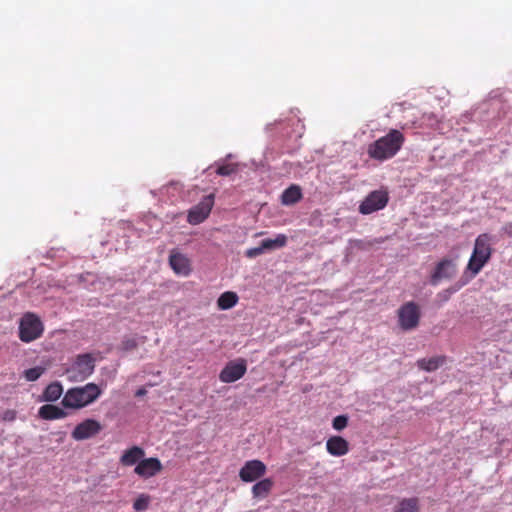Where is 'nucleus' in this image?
<instances>
[{"label": "nucleus", "instance_id": "nucleus-1", "mask_svg": "<svg viewBox=\"0 0 512 512\" xmlns=\"http://www.w3.org/2000/svg\"><path fill=\"white\" fill-rule=\"evenodd\" d=\"M492 253V236L488 233L478 235L475 239L472 254L465 267L463 278H469L470 281L476 277L489 262Z\"/></svg>", "mask_w": 512, "mask_h": 512}, {"label": "nucleus", "instance_id": "nucleus-2", "mask_svg": "<svg viewBox=\"0 0 512 512\" xmlns=\"http://www.w3.org/2000/svg\"><path fill=\"white\" fill-rule=\"evenodd\" d=\"M405 137L397 129H391L385 136L369 144L367 153L370 158L385 161L394 157L402 148Z\"/></svg>", "mask_w": 512, "mask_h": 512}, {"label": "nucleus", "instance_id": "nucleus-3", "mask_svg": "<svg viewBox=\"0 0 512 512\" xmlns=\"http://www.w3.org/2000/svg\"><path fill=\"white\" fill-rule=\"evenodd\" d=\"M101 394V388L91 382L83 386L68 389L61 403L65 408L81 409L95 402Z\"/></svg>", "mask_w": 512, "mask_h": 512}, {"label": "nucleus", "instance_id": "nucleus-4", "mask_svg": "<svg viewBox=\"0 0 512 512\" xmlns=\"http://www.w3.org/2000/svg\"><path fill=\"white\" fill-rule=\"evenodd\" d=\"M95 369V360L91 354H80L73 364L66 370L68 379L72 382H81L87 379Z\"/></svg>", "mask_w": 512, "mask_h": 512}, {"label": "nucleus", "instance_id": "nucleus-5", "mask_svg": "<svg viewBox=\"0 0 512 512\" xmlns=\"http://www.w3.org/2000/svg\"><path fill=\"white\" fill-rule=\"evenodd\" d=\"M458 272L456 258L452 259L444 257L438 261L434 270L430 275V284L438 285L442 280H450L455 277Z\"/></svg>", "mask_w": 512, "mask_h": 512}, {"label": "nucleus", "instance_id": "nucleus-6", "mask_svg": "<svg viewBox=\"0 0 512 512\" xmlns=\"http://www.w3.org/2000/svg\"><path fill=\"white\" fill-rule=\"evenodd\" d=\"M43 324L34 314H26L19 326V337L23 342H31L41 336Z\"/></svg>", "mask_w": 512, "mask_h": 512}, {"label": "nucleus", "instance_id": "nucleus-7", "mask_svg": "<svg viewBox=\"0 0 512 512\" xmlns=\"http://www.w3.org/2000/svg\"><path fill=\"white\" fill-rule=\"evenodd\" d=\"M389 195L386 190L380 189L370 192L359 205V212L368 215L386 207Z\"/></svg>", "mask_w": 512, "mask_h": 512}, {"label": "nucleus", "instance_id": "nucleus-8", "mask_svg": "<svg viewBox=\"0 0 512 512\" xmlns=\"http://www.w3.org/2000/svg\"><path fill=\"white\" fill-rule=\"evenodd\" d=\"M420 320L419 306L413 302H407L398 310V322L401 329L408 331L416 328Z\"/></svg>", "mask_w": 512, "mask_h": 512}, {"label": "nucleus", "instance_id": "nucleus-9", "mask_svg": "<svg viewBox=\"0 0 512 512\" xmlns=\"http://www.w3.org/2000/svg\"><path fill=\"white\" fill-rule=\"evenodd\" d=\"M214 194L206 195L202 200L193 206L187 215V221L191 225H198L204 222L211 213L214 206Z\"/></svg>", "mask_w": 512, "mask_h": 512}, {"label": "nucleus", "instance_id": "nucleus-10", "mask_svg": "<svg viewBox=\"0 0 512 512\" xmlns=\"http://www.w3.org/2000/svg\"><path fill=\"white\" fill-rule=\"evenodd\" d=\"M247 371V362L243 358L228 362L219 374L223 383H233L241 379Z\"/></svg>", "mask_w": 512, "mask_h": 512}, {"label": "nucleus", "instance_id": "nucleus-11", "mask_svg": "<svg viewBox=\"0 0 512 512\" xmlns=\"http://www.w3.org/2000/svg\"><path fill=\"white\" fill-rule=\"evenodd\" d=\"M266 465L260 460H249L245 462L239 471V477L243 482H254L265 475Z\"/></svg>", "mask_w": 512, "mask_h": 512}, {"label": "nucleus", "instance_id": "nucleus-12", "mask_svg": "<svg viewBox=\"0 0 512 512\" xmlns=\"http://www.w3.org/2000/svg\"><path fill=\"white\" fill-rule=\"evenodd\" d=\"M102 430L101 424L94 419H86L79 423L72 432V438L80 441L97 435Z\"/></svg>", "mask_w": 512, "mask_h": 512}, {"label": "nucleus", "instance_id": "nucleus-13", "mask_svg": "<svg viewBox=\"0 0 512 512\" xmlns=\"http://www.w3.org/2000/svg\"><path fill=\"white\" fill-rule=\"evenodd\" d=\"M163 466L158 458L151 457L141 460L135 467L134 472L142 478H150L158 474Z\"/></svg>", "mask_w": 512, "mask_h": 512}, {"label": "nucleus", "instance_id": "nucleus-14", "mask_svg": "<svg viewBox=\"0 0 512 512\" xmlns=\"http://www.w3.org/2000/svg\"><path fill=\"white\" fill-rule=\"evenodd\" d=\"M171 269L180 276H188L191 272L190 260L182 253L172 250L169 256Z\"/></svg>", "mask_w": 512, "mask_h": 512}, {"label": "nucleus", "instance_id": "nucleus-15", "mask_svg": "<svg viewBox=\"0 0 512 512\" xmlns=\"http://www.w3.org/2000/svg\"><path fill=\"white\" fill-rule=\"evenodd\" d=\"M327 452L335 457H341L349 452V443L341 436H332L326 442Z\"/></svg>", "mask_w": 512, "mask_h": 512}, {"label": "nucleus", "instance_id": "nucleus-16", "mask_svg": "<svg viewBox=\"0 0 512 512\" xmlns=\"http://www.w3.org/2000/svg\"><path fill=\"white\" fill-rule=\"evenodd\" d=\"M38 415L44 420H56L67 417L68 413L58 406L45 404L39 408Z\"/></svg>", "mask_w": 512, "mask_h": 512}, {"label": "nucleus", "instance_id": "nucleus-17", "mask_svg": "<svg viewBox=\"0 0 512 512\" xmlns=\"http://www.w3.org/2000/svg\"><path fill=\"white\" fill-rule=\"evenodd\" d=\"M144 455L145 452L141 447L133 446L130 449L124 451L120 458V463L123 466H133L136 463L138 464Z\"/></svg>", "mask_w": 512, "mask_h": 512}, {"label": "nucleus", "instance_id": "nucleus-18", "mask_svg": "<svg viewBox=\"0 0 512 512\" xmlns=\"http://www.w3.org/2000/svg\"><path fill=\"white\" fill-rule=\"evenodd\" d=\"M446 362V356L439 355L431 358H422L417 361V366L427 372H433Z\"/></svg>", "mask_w": 512, "mask_h": 512}, {"label": "nucleus", "instance_id": "nucleus-19", "mask_svg": "<svg viewBox=\"0 0 512 512\" xmlns=\"http://www.w3.org/2000/svg\"><path fill=\"white\" fill-rule=\"evenodd\" d=\"M302 198V191L298 185H291L281 195V202L284 205H293Z\"/></svg>", "mask_w": 512, "mask_h": 512}, {"label": "nucleus", "instance_id": "nucleus-20", "mask_svg": "<svg viewBox=\"0 0 512 512\" xmlns=\"http://www.w3.org/2000/svg\"><path fill=\"white\" fill-rule=\"evenodd\" d=\"M274 482L270 478L258 481L252 487V495L254 498H265L272 490Z\"/></svg>", "mask_w": 512, "mask_h": 512}, {"label": "nucleus", "instance_id": "nucleus-21", "mask_svg": "<svg viewBox=\"0 0 512 512\" xmlns=\"http://www.w3.org/2000/svg\"><path fill=\"white\" fill-rule=\"evenodd\" d=\"M63 394V387L59 382L50 383L42 394V400L46 402H55Z\"/></svg>", "mask_w": 512, "mask_h": 512}, {"label": "nucleus", "instance_id": "nucleus-22", "mask_svg": "<svg viewBox=\"0 0 512 512\" xmlns=\"http://www.w3.org/2000/svg\"><path fill=\"white\" fill-rule=\"evenodd\" d=\"M469 282V278H463V276L461 277V279L456 282L455 284L451 285L450 287H448L447 289H444L442 290L441 292H439L437 294V298L441 301V302H447L451 296L456 293L457 291H459L463 286H465L466 284H468Z\"/></svg>", "mask_w": 512, "mask_h": 512}, {"label": "nucleus", "instance_id": "nucleus-23", "mask_svg": "<svg viewBox=\"0 0 512 512\" xmlns=\"http://www.w3.org/2000/svg\"><path fill=\"white\" fill-rule=\"evenodd\" d=\"M238 302V296L235 292L227 291L220 295L217 300V305L222 310H227L234 307Z\"/></svg>", "mask_w": 512, "mask_h": 512}, {"label": "nucleus", "instance_id": "nucleus-24", "mask_svg": "<svg viewBox=\"0 0 512 512\" xmlns=\"http://www.w3.org/2000/svg\"><path fill=\"white\" fill-rule=\"evenodd\" d=\"M419 501L417 498L402 499L395 507L394 512H418Z\"/></svg>", "mask_w": 512, "mask_h": 512}, {"label": "nucleus", "instance_id": "nucleus-25", "mask_svg": "<svg viewBox=\"0 0 512 512\" xmlns=\"http://www.w3.org/2000/svg\"><path fill=\"white\" fill-rule=\"evenodd\" d=\"M286 243L287 237L284 234H278L275 239L268 238L261 241L264 251L282 248L286 245Z\"/></svg>", "mask_w": 512, "mask_h": 512}, {"label": "nucleus", "instance_id": "nucleus-26", "mask_svg": "<svg viewBox=\"0 0 512 512\" xmlns=\"http://www.w3.org/2000/svg\"><path fill=\"white\" fill-rule=\"evenodd\" d=\"M45 372L44 367H33L24 371V377L27 381L33 382L40 378V376Z\"/></svg>", "mask_w": 512, "mask_h": 512}, {"label": "nucleus", "instance_id": "nucleus-27", "mask_svg": "<svg viewBox=\"0 0 512 512\" xmlns=\"http://www.w3.org/2000/svg\"><path fill=\"white\" fill-rule=\"evenodd\" d=\"M150 497L148 495H140L133 503V508L136 511H144L149 506Z\"/></svg>", "mask_w": 512, "mask_h": 512}, {"label": "nucleus", "instance_id": "nucleus-28", "mask_svg": "<svg viewBox=\"0 0 512 512\" xmlns=\"http://www.w3.org/2000/svg\"><path fill=\"white\" fill-rule=\"evenodd\" d=\"M236 171H237V164L228 163V164L220 165L217 168L216 173L220 176H229V175L235 173Z\"/></svg>", "mask_w": 512, "mask_h": 512}, {"label": "nucleus", "instance_id": "nucleus-29", "mask_svg": "<svg viewBox=\"0 0 512 512\" xmlns=\"http://www.w3.org/2000/svg\"><path fill=\"white\" fill-rule=\"evenodd\" d=\"M347 425L348 417L346 415H338L332 421V427L337 431L343 430Z\"/></svg>", "mask_w": 512, "mask_h": 512}, {"label": "nucleus", "instance_id": "nucleus-30", "mask_svg": "<svg viewBox=\"0 0 512 512\" xmlns=\"http://www.w3.org/2000/svg\"><path fill=\"white\" fill-rule=\"evenodd\" d=\"M138 343L135 338H125L121 342V349L124 351H131L137 347Z\"/></svg>", "mask_w": 512, "mask_h": 512}, {"label": "nucleus", "instance_id": "nucleus-31", "mask_svg": "<svg viewBox=\"0 0 512 512\" xmlns=\"http://www.w3.org/2000/svg\"><path fill=\"white\" fill-rule=\"evenodd\" d=\"M262 253H264V249L262 248V244L260 243L259 247H254V248L247 249L246 252H245V255L248 258H255V257L261 255Z\"/></svg>", "mask_w": 512, "mask_h": 512}, {"label": "nucleus", "instance_id": "nucleus-32", "mask_svg": "<svg viewBox=\"0 0 512 512\" xmlns=\"http://www.w3.org/2000/svg\"><path fill=\"white\" fill-rule=\"evenodd\" d=\"M1 419L5 422H12L16 419V411L7 409L1 414Z\"/></svg>", "mask_w": 512, "mask_h": 512}, {"label": "nucleus", "instance_id": "nucleus-33", "mask_svg": "<svg viewBox=\"0 0 512 512\" xmlns=\"http://www.w3.org/2000/svg\"><path fill=\"white\" fill-rule=\"evenodd\" d=\"M502 231L508 236V237H512V222H509V223H506L503 227H502Z\"/></svg>", "mask_w": 512, "mask_h": 512}, {"label": "nucleus", "instance_id": "nucleus-34", "mask_svg": "<svg viewBox=\"0 0 512 512\" xmlns=\"http://www.w3.org/2000/svg\"><path fill=\"white\" fill-rule=\"evenodd\" d=\"M146 394V390L141 388L139 390H137L136 392V396H142V395H145Z\"/></svg>", "mask_w": 512, "mask_h": 512}]
</instances>
